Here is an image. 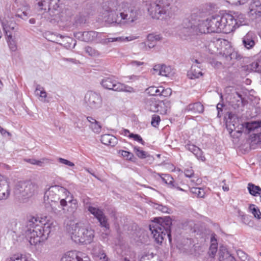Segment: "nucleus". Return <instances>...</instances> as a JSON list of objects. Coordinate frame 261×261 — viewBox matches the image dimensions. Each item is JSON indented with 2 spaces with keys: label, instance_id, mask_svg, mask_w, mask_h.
<instances>
[{
  "label": "nucleus",
  "instance_id": "obj_41",
  "mask_svg": "<svg viewBox=\"0 0 261 261\" xmlns=\"http://www.w3.org/2000/svg\"><path fill=\"white\" fill-rule=\"evenodd\" d=\"M119 153L126 160L132 161L134 159L133 153L130 152L125 150H119Z\"/></svg>",
  "mask_w": 261,
  "mask_h": 261
},
{
  "label": "nucleus",
  "instance_id": "obj_32",
  "mask_svg": "<svg viewBox=\"0 0 261 261\" xmlns=\"http://www.w3.org/2000/svg\"><path fill=\"white\" fill-rule=\"evenodd\" d=\"M260 126L261 122L258 121H251L245 123V128L247 129L249 132L260 127Z\"/></svg>",
  "mask_w": 261,
  "mask_h": 261
},
{
  "label": "nucleus",
  "instance_id": "obj_58",
  "mask_svg": "<svg viewBox=\"0 0 261 261\" xmlns=\"http://www.w3.org/2000/svg\"><path fill=\"white\" fill-rule=\"evenodd\" d=\"M0 133L3 136H5L6 135H7L8 136H11V134L9 132H8L6 129H4L1 126H0Z\"/></svg>",
  "mask_w": 261,
  "mask_h": 261
},
{
  "label": "nucleus",
  "instance_id": "obj_53",
  "mask_svg": "<svg viewBox=\"0 0 261 261\" xmlns=\"http://www.w3.org/2000/svg\"><path fill=\"white\" fill-rule=\"evenodd\" d=\"M224 106L223 103H218L217 105V110L218 111L217 117L218 118H221L222 117V112L223 111V108Z\"/></svg>",
  "mask_w": 261,
  "mask_h": 261
},
{
  "label": "nucleus",
  "instance_id": "obj_4",
  "mask_svg": "<svg viewBox=\"0 0 261 261\" xmlns=\"http://www.w3.org/2000/svg\"><path fill=\"white\" fill-rule=\"evenodd\" d=\"M41 223V221H39V219L35 217H31L29 220L28 226L30 228L27 232V237L32 245H36L43 240L44 233L42 231V226L39 224Z\"/></svg>",
  "mask_w": 261,
  "mask_h": 261
},
{
  "label": "nucleus",
  "instance_id": "obj_57",
  "mask_svg": "<svg viewBox=\"0 0 261 261\" xmlns=\"http://www.w3.org/2000/svg\"><path fill=\"white\" fill-rule=\"evenodd\" d=\"M212 65L215 68H219L222 66V64L221 62L217 61H213L211 62Z\"/></svg>",
  "mask_w": 261,
  "mask_h": 261
},
{
  "label": "nucleus",
  "instance_id": "obj_51",
  "mask_svg": "<svg viewBox=\"0 0 261 261\" xmlns=\"http://www.w3.org/2000/svg\"><path fill=\"white\" fill-rule=\"evenodd\" d=\"M161 178L163 181L166 184H170L172 182L173 178L169 174H164Z\"/></svg>",
  "mask_w": 261,
  "mask_h": 261
},
{
  "label": "nucleus",
  "instance_id": "obj_56",
  "mask_svg": "<svg viewBox=\"0 0 261 261\" xmlns=\"http://www.w3.org/2000/svg\"><path fill=\"white\" fill-rule=\"evenodd\" d=\"M237 254L238 256L242 259V260H245L247 258V255L242 250H238L237 251Z\"/></svg>",
  "mask_w": 261,
  "mask_h": 261
},
{
  "label": "nucleus",
  "instance_id": "obj_61",
  "mask_svg": "<svg viewBox=\"0 0 261 261\" xmlns=\"http://www.w3.org/2000/svg\"><path fill=\"white\" fill-rule=\"evenodd\" d=\"M122 134L125 136H127L128 137V135H129L130 134H131L129 131L127 129H124L122 130Z\"/></svg>",
  "mask_w": 261,
  "mask_h": 261
},
{
  "label": "nucleus",
  "instance_id": "obj_13",
  "mask_svg": "<svg viewBox=\"0 0 261 261\" xmlns=\"http://www.w3.org/2000/svg\"><path fill=\"white\" fill-rule=\"evenodd\" d=\"M189 24L184 25H183L184 28H189L191 27L193 29V30L196 33H201V34H208L210 33V31L208 30L209 29L208 25V21L207 20V18L206 20H199L198 23L196 25H192L190 21H188Z\"/></svg>",
  "mask_w": 261,
  "mask_h": 261
},
{
  "label": "nucleus",
  "instance_id": "obj_26",
  "mask_svg": "<svg viewBox=\"0 0 261 261\" xmlns=\"http://www.w3.org/2000/svg\"><path fill=\"white\" fill-rule=\"evenodd\" d=\"M244 98L241 94L237 92L234 95L233 99L231 100L232 106L234 108H239L244 105Z\"/></svg>",
  "mask_w": 261,
  "mask_h": 261
},
{
  "label": "nucleus",
  "instance_id": "obj_49",
  "mask_svg": "<svg viewBox=\"0 0 261 261\" xmlns=\"http://www.w3.org/2000/svg\"><path fill=\"white\" fill-rule=\"evenodd\" d=\"M8 261H28L27 258L25 256H23L22 255H14L10 257Z\"/></svg>",
  "mask_w": 261,
  "mask_h": 261
},
{
  "label": "nucleus",
  "instance_id": "obj_52",
  "mask_svg": "<svg viewBox=\"0 0 261 261\" xmlns=\"http://www.w3.org/2000/svg\"><path fill=\"white\" fill-rule=\"evenodd\" d=\"M86 52L91 56H95L98 55V53L91 47L87 46L85 47Z\"/></svg>",
  "mask_w": 261,
  "mask_h": 261
},
{
  "label": "nucleus",
  "instance_id": "obj_42",
  "mask_svg": "<svg viewBox=\"0 0 261 261\" xmlns=\"http://www.w3.org/2000/svg\"><path fill=\"white\" fill-rule=\"evenodd\" d=\"M160 93V94L159 96H162L164 97H168L171 95V94L172 93V90L170 88H167L165 89L163 87L161 86Z\"/></svg>",
  "mask_w": 261,
  "mask_h": 261
},
{
  "label": "nucleus",
  "instance_id": "obj_33",
  "mask_svg": "<svg viewBox=\"0 0 261 261\" xmlns=\"http://www.w3.org/2000/svg\"><path fill=\"white\" fill-rule=\"evenodd\" d=\"M38 6L40 10L46 11L50 10V3L51 0H38Z\"/></svg>",
  "mask_w": 261,
  "mask_h": 261
},
{
  "label": "nucleus",
  "instance_id": "obj_9",
  "mask_svg": "<svg viewBox=\"0 0 261 261\" xmlns=\"http://www.w3.org/2000/svg\"><path fill=\"white\" fill-rule=\"evenodd\" d=\"M148 109L152 112L158 113L161 115H165L170 108L169 103L164 100L150 99L147 105Z\"/></svg>",
  "mask_w": 261,
  "mask_h": 261
},
{
  "label": "nucleus",
  "instance_id": "obj_55",
  "mask_svg": "<svg viewBox=\"0 0 261 261\" xmlns=\"http://www.w3.org/2000/svg\"><path fill=\"white\" fill-rule=\"evenodd\" d=\"M185 175L187 177H191L194 175V171L191 167L187 168L184 171Z\"/></svg>",
  "mask_w": 261,
  "mask_h": 261
},
{
  "label": "nucleus",
  "instance_id": "obj_24",
  "mask_svg": "<svg viewBox=\"0 0 261 261\" xmlns=\"http://www.w3.org/2000/svg\"><path fill=\"white\" fill-rule=\"evenodd\" d=\"M154 73L158 75L167 76L170 72V68L164 65L158 64L153 68Z\"/></svg>",
  "mask_w": 261,
  "mask_h": 261
},
{
  "label": "nucleus",
  "instance_id": "obj_28",
  "mask_svg": "<svg viewBox=\"0 0 261 261\" xmlns=\"http://www.w3.org/2000/svg\"><path fill=\"white\" fill-rule=\"evenodd\" d=\"M43 219L41 218V220H39V221H41V223H39L42 226V231L44 232V231H47V233H49L53 228L54 227L53 221L51 220H47V222L46 223H43L44 221Z\"/></svg>",
  "mask_w": 261,
  "mask_h": 261
},
{
  "label": "nucleus",
  "instance_id": "obj_2",
  "mask_svg": "<svg viewBox=\"0 0 261 261\" xmlns=\"http://www.w3.org/2000/svg\"><path fill=\"white\" fill-rule=\"evenodd\" d=\"M207 47L212 54L219 56L227 61L241 59V55L234 50L228 41L226 39L213 38Z\"/></svg>",
  "mask_w": 261,
  "mask_h": 261
},
{
  "label": "nucleus",
  "instance_id": "obj_43",
  "mask_svg": "<svg viewBox=\"0 0 261 261\" xmlns=\"http://www.w3.org/2000/svg\"><path fill=\"white\" fill-rule=\"evenodd\" d=\"M13 37H11L10 38L9 37H7V40L9 44V47L12 51H15L17 49V45L15 40L13 39Z\"/></svg>",
  "mask_w": 261,
  "mask_h": 261
},
{
  "label": "nucleus",
  "instance_id": "obj_47",
  "mask_svg": "<svg viewBox=\"0 0 261 261\" xmlns=\"http://www.w3.org/2000/svg\"><path fill=\"white\" fill-rule=\"evenodd\" d=\"M128 138H132L134 140L139 142L142 145L144 144V141L143 140L142 137L138 134H130L128 135Z\"/></svg>",
  "mask_w": 261,
  "mask_h": 261
},
{
  "label": "nucleus",
  "instance_id": "obj_45",
  "mask_svg": "<svg viewBox=\"0 0 261 261\" xmlns=\"http://www.w3.org/2000/svg\"><path fill=\"white\" fill-rule=\"evenodd\" d=\"M193 224V222L192 221L187 220L184 223V222H182L181 223H180V228H182V229H186V230H188V229L191 230Z\"/></svg>",
  "mask_w": 261,
  "mask_h": 261
},
{
  "label": "nucleus",
  "instance_id": "obj_39",
  "mask_svg": "<svg viewBox=\"0 0 261 261\" xmlns=\"http://www.w3.org/2000/svg\"><path fill=\"white\" fill-rule=\"evenodd\" d=\"M189 178L190 185L192 186V187H195L196 186L199 185L202 182V179L198 177L195 174Z\"/></svg>",
  "mask_w": 261,
  "mask_h": 261
},
{
  "label": "nucleus",
  "instance_id": "obj_11",
  "mask_svg": "<svg viewBox=\"0 0 261 261\" xmlns=\"http://www.w3.org/2000/svg\"><path fill=\"white\" fill-rule=\"evenodd\" d=\"M89 211L94 216L99 222L101 226L104 227L107 229H109V224L108 223V219L105 216L102 210L93 206H89Z\"/></svg>",
  "mask_w": 261,
  "mask_h": 261
},
{
  "label": "nucleus",
  "instance_id": "obj_46",
  "mask_svg": "<svg viewBox=\"0 0 261 261\" xmlns=\"http://www.w3.org/2000/svg\"><path fill=\"white\" fill-rule=\"evenodd\" d=\"M90 127L95 133L99 134L101 132V126L97 121H96V122L93 125H90Z\"/></svg>",
  "mask_w": 261,
  "mask_h": 261
},
{
  "label": "nucleus",
  "instance_id": "obj_54",
  "mask_svg": "<svg viewBox=\"0 0 261 261\" xmlns=\"http://www.w3.org/2000/svg\"><path fill=\"white\" fill-rule=\"evenodd\" d=\"M58 160L60 163L65 164V165H66L68 166L73 167L74 166V163H73L72 162H71L67 160L60 158L58 159Z\"/></svg>",
  "mask_w": 261,
  "mask_h": 261
},
{
  "label": "nucleus",
  "instance_id": "obj_15",
  "mask_svg": "<svg viewBox=\"0 0 261 261\" xmlns=\"http://www.w3.org/2000/svg\"><path fill=\"white\" fill-rule=\"evenodd\" d=\"M3 30L7 37L11 38L12 36H15V32L16 31V23L12 20L4 21L2 22Z\"/></svg>",
  "mask_w": 261,
  "mask_h": 261
},
{
  "label": "nucleus",
  "instance_id": "obj_17",
  "mask_svg": "<svg viewBox=\"0 0 261 261\" xmlns=\"http://www.w3.org/2000/svg\"><path fill=\"white\" fill-rule=\"evenodd\" d=\"M83 253L76 251L66 252L62 257L61 261H88L83 259Z\"/></svg>",
  "mask_w": 261,
  "mask_h": 261
},
{
  "label": "nucleus",
  "instance_id": "obj_35",
  "mask_svg": "<svg viewBox=\"0 0 261 261\" xmlns=\"http://www.w3.org/2000/svg\"><path fill=\"white\" fill-rule=\"evenodd\" d=\"M161 86H150L146 89V93L150 96H159Z\"/></svg>",
  "mask_w": 261,
  "mask_h": 261
},
{
  "label": "nucleus",
  "instance_id": "obj_36",
  "mask_svg": "<svg viewBox=\"0 0 261 261\" xmlns=\"http://www.w3.org/2000/svg\"><path fill=\"white\" fill-rule=\"evenodd\" d=\"M133 150L136 155L140 159H145L148 156L147 153L141 149L138 146H134L133 147Z\"/></svg>",
  "mask_w": 261,
  "mask_h": 261
},
{
  "label": "nucleus",
  "instance_id": "obj_3",
  "mask_svg": "<svg viewBox=\"0 0 261 261\" xmlns=\"http://www.w3.org/2000/svg\"><path fill=\"white\" fill-rule=\"evenodd\" d=\"M171 224V219L168 217L156 218L152 221L149 225V228L157 243H161L166 234L168 235L169 240L171 242L170 228Z\"/></svg>",
  "mask_w": 261,
  "mask_h": 261
},
{
  "label": "nucleus",
  "instance_id": "obj_23",
  "mask_svg": "<svg viewBox=\"0 0 261 261\" xmlns=\"http://www.w3.org/2000/svg\"><path fill=\"white\" fill-rule=\"evenodd\" d=\"M246 70L249 72L261 73V58H257L245 67Z\"/></svg>",
  "mask_w": 261,
  "mask_h": 261
},
{
  "label": "nucleus",
  "instance_id": "obj_16",
  "mask_svg": "<svg viewBox=\"0 0 261 261\" xmlns=\"http://www.w3.org/2000/svg\"><path fill=\"white\" fill-rule=\"evenodd\" d=\"M10 194V188L7 179L0 174V200L6 199Z\"/></svg>",
  "mask_w": 261,
  "mask_h": 261
},
{
  "label": "nucleus",
  "instance_id": "obj_25",
  "mask_svg": "<svg viewBox=\"0 0 261 261\" xmlns=\"http://www.w3.org/2000/svg\"><path fill=\"white\" fill-rule=\"evenodd\" d=\"M101 142L106 145L115 146L117 143L115 137L110 134H105L101 136Z\"/></svg>",
  "mask_w": 261,
  "mask_h": 261
},
{
  "label": "nucleus",
  "instance_id": "obj_44",
  "mask_svg": "<svg viewBox=\"0 0 261 261\" xmlns=\"http://www.w3.org/2000/svg\"><path fill=\"white\" fill-rule=\"evenodd\" d=\"M161 121L160 117L159 115H153L151 118V124L155 127H157Z\"/></svg>",
  "mask_w": 261,
  "mask_h": 261
},
{
  "label": "nucleus",
  "instance_id": "obj_7",
  "mask_svg": "<svg viewBox=\"0 0 261 261\" xmlns=\"http://www.w3.org/2000/svg\"><path fill=\"white\" fill-rule=\"evenodd\" d=\"M173 0H157L155 4L151 5L148 8V12L153 18L159 19L162 14L166 13L168 8Z\"/></svg>",
  "mask_w": 261,
  "mask_h": 261
},
{
  "label": "nucleus",
  "instance_id": "obj_21",
  "mask_svg": "<svg viewBox=\"0 0 261 261\" xmlns=\"http://www.w3.org/2000/svg\"><path fill=\"white\" fill-rule=\"evenodd\" d=\"M204 110L203 105L200 102L191 103L187 106L182 112L184 113L191 112L193 113H201Z\"/></svg>",
  "mask_w": 261,
  "mask_h": 261
},
{
  "label": "nucleus",
  "instance_id": "obj_29",
  "mask_svg": "<svg viewBox=\"0 0 261 261\" xmlns=\"http://www.w3.org/2000/svg\"><path fill=\"white\" fill-rule=\"evenodd\" d=\"M83 234H84L83 235L84 237H83V238L84 239L86 240L87 239H89L90 240H89L88 242H87L86 241H84V242H79V243L87 244L91 243L93 241L94 237V231L93 230H92L91 229L86 228V232H85Z\"/></svg>",
  "mask_w": 261,
  "mask_h": 261
},
{
  "label": "nucleus",
  "instance_id": "obj_50",
  "mask_svg": "<svg viewBox=\"0 0 261 261\" xmlns=\"http://www.w3.org/2000/svg\"><path fill=\"white\" fill-rule=\"evenodd\" d=\"M93 32H87L83 33V37L86 38H84L86 41H90L92 40L93 38V35L94 34Z\"/></svg>",
  "mask_w": 261,
  "mask_h": 261
},
{
  "label": "nucleus",
  "instance_id": "obj_34",
  "mask_svg": "<svg viewBox=\"0 0 261 261\" xmlns=\"http://www.w3.org/2000/svg\"><path fill=\"white\" fill-rule=\"evenodd\" d=\"M211 244L209 249V254L210 256H214L215 255L217 251V243H216V240L215 237H211Z\"/></svg>",
  "mask_w": 261,
  "mask_h": 261
},
{
  "label": "nucleus",
  "instance_id": "obj_59",
  "mask_svg": "<svg viewBox=\"0 0 261 261\" xmlns=\"http://www.w3.org/2000/svg\"><path fill=\"white\" fill-rule=\"evenodd\" d=\"M87 119L90 122V125H93L97 121L96 119H95L93 117H90V116L87 117Z\"/></svg>",
  "mask_w": 261,
  "mask_h": 261
},
{
  "label": "nucleus",
  "instance_id": "obj_19",
  "mask_svg": "<svg viewBox=\"0 0 261 261\" xmlns=\"http://www.w3.org/2000/svg\"><path fill=\"white\" fill-rule=\"evenodd\" d=\"M85 98L86 102L91 107L95 106L100 103L101 101L100 95L92 91L88 92L86 94Z\"/></svg>",
  "mask_w": 261,
  "mask_h": 261
},
{
  "label": "nucleus",
  "instance_id": "obj_30",
  "mask_svg": "<svg viewBox=\"0 0 261 261\" xmlns=\"http://www.w3.org/2000/svg\"><path fill=\"white\" fill-rule=\"evenodd\" d=\"M249 211L258 220L261 219V212L259 209L254 204H250L249 206Z\"/></svg>",
  "mask_w": 261,
  "mask_h": 261
},
{
  "label": "nucleus",
  "instance_id": "obj_60",
  "mask_svg": "<svg viewBox=\"0 0 261 261\" xmlns=\"http://www.w3.org/2000/svg\"><path fill=\"white\" fill-rule=\"evenodd\" d=\"M132 63L133 65L138 66L142 65L144 64L143 62H140V61H133Z\"/></svg>",
  "mask_w": 261,
  "mask_h": 261
},
{
  "label": "nucleus",
  "instance_id": "obj_14",
  "mask_svg": "<svg viewBox=\"0 0 261 261\" xmlns=\"http://www.w3.org/2000/svg\"><path fill=\"white\" fill-rule=\"evenodd\" d=\"M193 64L190 70L188 71L187 76L190 79H195L202 75L200 66L199 65L200 62L197 59H193Z\"/></svg>",
  "mask_w": 261,
  "mask_h": 261
},
{
  "label": "nucleus",
  "instance_id": "obj_48",
  "mask_svg": "<svg viewBox=\"0 0 261 261\" xmlns=\"http://www.w3.org/2000/svg\"><path fill=\"white\" fill-rule=\"evenodd\" d=\"M127 38H124L121 37H116V38H108L105 39V42L107 43L113 42L115 41L122 42L127 39Z\"/></svg>",
  "mask_w": 261,
  "mask_h": 261
},
{
  "label": "nucleus",
  "instance_id": "obj_6",
  "mask_svg": "<svg viewBox=\"0 0 261 261\" xmlns=\"http://www.w3.org/2000/svg\"><path fill=\"white\" fill-rule=\"evenodd\" d=\"M101 84L105 88L115 91L127 92L134 91V89L132 87L117 82L112 77H108L103 79L101 82Z\"/></svg>",
  "mask_w": 261,
  "mask_h": 261
},
{
  "label": "nucleus",
  "instance_id": "obj_64",
  "mask_svg": "<svg viewBox=\"0 0 261 261\" xmlns=\"http://www.w3.org/2000/svg\"><path fill=\"white\" fill-rule=\"evenodd\" d=\"M184 242L185 241H186L187 242V243H190V245H192V241L191 239H184Z\"/></svg>",
  "mask_w": 261,
  "mask_h": 261
},
{
  "label": "nucleus",
  "instance_id": "obj_22",
  "mask_svg": "<svg viewBox=\"0 0 261 261\" xmlns=\"http://www.w3.org/2000/svg\"><path fill=\"white\" fill-rule=\"evenodd\" d=\"M62 193L65 196V198H62L60 200V204L62 206H65L67 205V200L69 202L72 203L75 207L77 206V202L76 200L73 199L72 195L70 194V193L65 189H63L62 190Z\"/></svg>",
  "mask_w": 261,
  "mask_h": 261
},
{
  "label": "nucleus",
  "instance_id": "obj_31",
  "mask_svg": "<svg viewBox=\"0 0 261 261\" xmlns=\"http://www.w3.org/2000/svg\"><path fill=\"white\" fill-rule=\"evenodd\" d=\"M250 144L253 145H261V132L257 134H253L250 137Z\"/></svg>",
  "mask_w": 261,
  "mask_h": 261
},
{
  "label": "nucleus",
  "instance_id": "obj_37",
  "mask_svg": "<svg viewBox=\"0 0 261 261\" xmlns=\"http://www.w3.org/2000/svg\"><path fill=\"white\" fill-rule=\"evenodd\" d=\"M160 39L161 36L160 35L149 34L147 36V40L151 42L150 44H148L149 47L150 48L153 47L155 45V44L153 42H155Z\"/></svg>",
  "mask_w": 261,
  "mask_h": 261
},
{
  "label": "nucleus",
  "instance_id": "obj_20",
  "mask_svg": "<svg viewBox=\"0 0 261 261\" xmlns=\"http://www.w3.org/2000/svg\"><path fill=\"white\" fill-rule=\"evenodd\" d=\"M185 148L192 152L198 160L201 161H205V158L203 154L202 151L197 146L194 144L188 143L185 145Z\"/></svg>",
  "mask_w": 261,
  "mask_h": 261
},
{
  "label": "nucleus",
  "instance_id": "obj_40",
  "mask_svg": "<svg viewBox=\"0 0 261 261\" xmlns=\"http://www.w3.org/2000/svg\"><path fill=\"white\" fill-rule=\"evenodd\" d=\"M46 160H47V159L45 158L42 159V160H37L35 159H24L25 162L32 165H36L39 166H42L43 163V161Z\"/></svg>",
  "mask_w": 261,
  "mask_h": 261
},
{
  "label": "nucleus",
  "instance_id": "obj_10",
  "mask_svg": "<svg viewBox=\"0 0 261 261\" xmlns=\"http://www.w3.org/2000/svg\"><path fill=\"white\" fill-rule=\"evenodd\" d=\"M69 233H70L71 239L75 243H79V242H84L86 240L84 239L83 234L86 232V228L82 226L81 224L76 223L72 225L71 227L68 228ZM90 239H86V241L88 242Z\"/></svg>",
  "mask_w": 261,
  "mask_h": 261
},
{
  "label": "nucleus",
  "instance_id": "obj_63",
  "mask_svg": "<svg viewBox=\"0 0 261 261\" xmlns=\"http://www.w3.org/2000/svg\"><path fill=\"white\" fill-rule=\"evenodd\" d=\"M248 0H238V3L240 5H244L246 4Z\"/></svg>",
  "mask_w": 261,
  "mask_h": 261
},
{
  "label": "nucleus",
  "instance_id": "obj_18",
  "mask_svg": "<svg viewBox=\"0 0 261 261\" xmlns=\"http://www.w3.org/2000/svg\"><path fill=\"white\" fill-rule=\"evenodd\" d=\"M249 9L250 15L255 18L261 16V3L259 0H252Z\"/></svg>",
  "mask_w": 261,
  "mask_h": 261
},
{
  "label": "nucleus",
  "instance_id": "obj_62",
  "mask_svg": "<svg viewBox=\"0 0 261 261\" xmlns=\"http://www.w3.org/2000/svg\"><path fill=\"white\" fill-rule=\"evenodd\" d=\"M40 96L42 97H46V93L44 91H41L40 92Z\"/></svg>",
  "mask_w": 261,
  "mask_h": 261
},
{
  "label": "nucleus",
  "instance_id": "obj_8",
  "mask_svg": "<svg viewBox=\"0 0 261 261\" xmlns=\"http://www.w3.org/2000/svg\"><path fill=\"white\" fill-rule=\"evenodd\" d=\"M234 15L226 14V16H229L230 18L229 21H227V31H229V33L234 31L239 27L247 24L246 17L244 14L235 13Z\"/></svg>",
  "mask_w": 261,
  "mask_h": 261
},
{
  "label": "nucleus",
  "instance_id": "obj_38",
  "mask_svg": "<svg viewBox=\"0 0 261 261\" xmlns=\"http://www.w3.org/2000/svg\"><path fill=\"white\" fill-rule=\"evenodd\" d=\"M191 192L199 198H203L205 195L204 190L201 188L192 187Z\"/></svg>",
  "mask_w": 261,
  "mask_h": 261
},
{
  "label": "nucleus",
  "instance_id": "obj_5",
  "mask_svg": "<svg viewBox=\"0 0 261 261\" xmlns=\"http://www.w3.org/2000/svg\"><path fill=\"white\" fill-rule=\"evenodd\" d=\"M229 16H226V14L223 15H215L207 18L209 25L208 30L210 33L223 32L229 34L227 21H229Z\"/></svg>",
  "mask_w": 261,
  "mask_h": 261
},
{
  "label": "nucleus",
  "instance_id": "obj_12",
  "mask_svg": "<svg viewBox=\"0 0 261 261\" xmlns=\"http://www.w3.org/2000/svg\"><path fill=\"white\" fill-rule=\"evenodd\" d=\"M257 41L256 33L252 31H249L242 38V44L247 49H251L254 47Z\"/></svg>",
  "mask_w": 261,
  "mask_h": 261
},
{
  "label": "nucleus",
  "instance_id": "obj_1",
  "mask_svg": "<svg viewBox=\"0 0 261 261\" xmlns=\"http://www.w3.org/2000/svg\"><path fill=\"white\" fill-rule=\"evenodd\" d=\"M103 10L107 14L106 21L109 23H129L137 18V11L130 8L127 3L118 4L117 2H108L103 6Z\"/></svg>",
  "mask_w": 261,
  "mask_h": 261
},
{
  "label": "nucleus",
  "instance_id": "obj_27",
  "mask_svg": "<svg viewBox=\"0 0 261 261\" xmlns=\"http://www.w3.org/2000/svg\"><path fill=\"white\" fill-rule=\"evenodd\" d=\"M247 190L249 193L254 197L259 196L261 194V188L252 182L248 184Z\"/></svg>",
  "mask_w": 261,
  "mask_h": 261
}]
</instances>
